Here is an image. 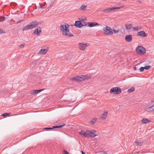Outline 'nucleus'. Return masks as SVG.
Wrapping results in <instances>:
<instances>
[{"label":"nucleus","mask_w":154,"mask_h":154,"mask_svg":"<svg viewBox=\"0 0 154 154\" xmlns=\"http://www.w3.org/2000/svg\"><path fill=\"white\" fill-rule=\"evenodd\" d=\"M69 24L65 23L64 24L60 26V28L63 35L69 37H73L72 34L69 32Z\"/></svg>","instance_id":"1"},{"label":"nucleus","mask_w":154,"mask_h":154,"mask_svg":"<svg viewBox=\"0 0 154 154\" xmlns=\"http://www.w3.org/2000/svg\"><path fill=\"white\" fill-rule=\"evenodd\" d=\"M96 133V131L94 130H92L91 131L87 130L85 131H82L79 132L80 135L85 137H94L97 135L95 134Z\"/></svg>","instance_id":"2"},{"label":"nucleus","mask_w":154,"mask_h":154,"mask_svg":"<svg viewBox=\"0 0 154 154\" xmlns=\"http://www.w3.org/2000/svg\"><path fill=\"white\" fill-rule=\"evenodd\" d=\"M39 22L37 21H32L28 25L24 27L22 31H24L28 29H30L37 27L39 24H41Z\"/></svg>","instance_id":"3"},{"label":"nucleus","mask_w":154,"mask_h":154,"mask_svg":"<svg viewBox=\"0 0 154 154\" xmlns=\"http://www.w3.org/2000/svg\"><path fill=\"white\" fill-rule=\"evenodd\" d=\"M89 78L88 76L82 75L81 76H77L70 78V80L72 81H75L78 82L82 81L84 80L88 79Z\"/></svg>","instance_id":"4"},{"label":"nucleus","mask_w":154,"mask_h":154,"mask_svg":"<svg viewBox=\"0 0 154 154\" xmlns=\"http://www.w3.org/2000/svg\"><path fill=\"white\" fill-rule=\"evenodd\" d=\"M121 89L119 87H115L112 88L110 91L111 94H118L121 93Z\"/></svg>","instance_id":"5"},{"label":"nucleus","mask_w":154,"mask_h":154,"mask_svg":"<svg viewBox=\"0 0 154 154\" xmlns=\"http://www.w3.org/2000/svg\"><path fill=\"white\" fill-rule=\"evenodd\" d=\"M136 51L141 54H144L146 53L145 49L141 46H138L136 49Z\"/></svg>","instance_id":"6"},{"label":"nucleus","mask_w":154,"mask_h":154,"mask_svg":"<svg viewBox=\"0 0 154 154\" xmlns=\"http://www.w3.org/2000/svg\"><path fill=\"white\" fill-rule=\"evenodd\" d=\"M104 33L106 35H109L113 34L112 29L108 26L103 29Z\"/></svg>","instance_id":"7"},{"label":"nucleus","mask_w":154,"mask_h":154,"mask_svg":"<svg viewBox=\"0 0 154 154\" xmlns=\"http://www.w3.org/2000/svg\"><path fill=\"white\" fill-rule=\"evenodd\" d=\"M88 44L87 43L83 44L82 43H79V47L80 49L84 51L85 48L88 46H89Z\"/></svg>","instance_id":"8"},{"label":"nucleus","mask_w":154,"mask_h":154,"mask_svg":"<svg viewBox=\"0 0 154 154\" xmlns=\"http://www.w3.org/2000/svg\"><path fill=\"white\" fill-rule=\"evenodd\" d=\"M71 26H75L76 27L78 28H81L82 26H84L82 23L79 20H77L75 21L74 25H71Z\"/></svg>","instance_id":"9"},{"label":"nucleus","mask_w":154,"mask_h":154,"mask_svg":"<svg viewBox=\"0 0 154 154\" xmlns=\"http://www.w3.org/2000/svg\"><path fill=\"white\" fill-rule=\"evenodd\" d=\"M42 33V29L40 27H38L33 32V34L37 35L38 36L40 35Z\"/></svg>","instance_id":"10"},{"label":"nucleus","mask_w":154,"mask_h":154,"mask_svg":"<svg viewBox=\"0 0 154 154\" xmlns=\"http://www.w3.org/2000/svg\"><path fill=\"white\" fill-rule=\"evenodd\" d=\"M137 35L142 37H144L147 36V34L143 31H141L138 32L137 33Z\"/></svg>","instance_id":"11"},{"label":"nucleus","mask_w":154,"mask_h":154,"mask_svg":"<svg viewBox=\"0 0 154 154\" xmlns=\"http://www.w3.org/2000/svg\"><path fill=\"white\" fill-rule=\"evenodd\" d=\"M125 39L127 42H131L132 39V35H127L125 36Z\"/></svg>","instance_id":"12"},{"label":"nucleus","mask_w":154,"mask_h":154,"mask_svg":"<svg viewBox=\"0 0 154 154\" xmlns=\"http://www.w3.org/2000/svg\"><path fill=\"white\" fill-rule=\"evenodd\" d=\"M88 26L90 27L98 26L99 25L98 23L96 22H88Z\"/></svg>","instance_id":"13"},{"label":"nucleus","mask_w":154,"mask_h":154,"mask_svg":"<svg viewBox=\"0 0 154 154\" xmlns=\"http://www.w3.org/2000/svg\"><path fill=\"white\" fill-rule=\"evenodd\" d=\"M108 113L107 112L104 111L103 113L100 116V119H105L108 115Z\"/></svg>","instance_id":"14"},{"label":"nucleus","mask_w":154,"mask_h":154,"mask_svg":"<svg viewBox=\"0 0 154 154\" xmlns=\"http://www.w3.org/2000/svg\"><path fill=\"white\" fill-rule=\"evenodd\" d=\"M44 89H39V90H32L31 92V94H38L40 92L44 90Z\"/></svg>","instance_id":"15"},{"label":"nucleus","mask_w":154,"mask_h":154,"mask_svg":"<svg viewBox=\"0 0 154 154\" xmlns=\"http://www.w3.org/2000/svg\"><path fill=\"white\" fill-rule=\"evenodd\" d=\"M48 51V48H46V49H42L40 50L39 52V54H45Z\"/></svg>","instance_id":"16"},{"label":"nucleus","mask_w":154,"mask_h":154,"mask_svg":"<svg viewBox=\"0 0 154 154\" xmlns=\"http://www.w3.org/2000/svg\"><path fill=\"white\" fill-rule=\"evenodd\" d=\"M122 7H112V8H108L109 10V12L110 11H114L115 10H116L119 9L121 8Z\"/></svg>","instance_id":"17"},{"label":"nucleus","mask_w":154,"mask_h":154,"mask_svg":"<svg viewBox=\"0 0 154 154\" xmlns=\"http://www.w3.org/2000/svg\"><path fill=\"white\" fill-rule=\"evenodd\" d=\"M150 120L146 118H143L142 120V123L143 124H146L150 122Z\"/></svg>","instance_id":"18"},{"label":"nucleus","mask_w":154,"mask_h":154,"mask_svg":"<svg viewBox=\"0 0 154 154\" xmlns=\"http://www.w3.org/2000/svg\"><path fill=\"white\" fill-rule=\"evenodd\" d=\"M132 28L134 29L135 31H138V30H141L142 27L141 26H137L136 27H133Z\"/></svg>","instance_id":"19"},{"label":"nucleus","mask_w":154,"mask_h":154,"mask_svg":"<svg viewBox=\"0 0 154 154\" xmlns=\"http://www.w3.org/2000/svg\"><path fill=\"white\" fill-rule=\"evenodd\" d=\"M135 142L137 144V146H141L143 145V142H138V140L137 139L135 140Z\"/></svg>","instance_id":"20"},{"label":"nucleus","mask_w":154,"mask_h":154,"mask_svg":"<svg viewBox=\"0 0 154 154\" xmlns=\"http://www.w3.org/2000/svg\"><path fill=\"white\" fill-rule=\"evenodd\" d=\"M132 26V24H126L125 25V28L126 29H130L131 28Z\"/></svg>","instance_id":"21"},{"label":"nucleus","mask_w":154,"mask_h":154,"mask_svg":"<svg viewBox=\"0 0 154 154\" xmlns=\"http://www.w3.org/2000/svg\"><path fill=\"white\" fill-rule=\"evenodd\" d=\"M135 89L133 87H132L131 88L128 89L127 91L129 93H131L134 91Z\"/></svg>","instance_id":"22"},{"label":"nucleus","mask_w":154,"mask_h":154,"mask_svg":"<svg viewBox=\"0 0 154 154\" xmlns=\"http://www.w3.org/2000/svg\"><path fill=\"white\" fill-rule=\"evenodd\" d=\"M87 7V5H82L80 7L79 9L83 11L85 10V8Z\"/></svg>","instance_id":"23"},{"label":"nucleus","mask_w":154,"mask_h":154,"mask_svg":"<svg viewBox=\"0 0 154 154\" xmlns=\"http://www.w3.org/2000/svg\"><path fill=\"white\" fill-rule=\"evenodd\" d=\"M7 17L4 16H0V22H3L7 19Z\"/></svg>","instance_id":"24"},{"label":"nucleus","mask_w":154,"mask_h":154,"mask_svg":"<svg viewBox=\"0 0 154 154\" xmlns=\"http://www.w3.org/2000/svg\"><path fill=\"white\" fill-rule=\"evenodd\" d=\"M97 120V119H92L91 120L90 122V124L92 125H93L94 123H95L96 121Z\"/></svg>","instance_id":"25"},{"label":"nucleus","mask_w":154,"mask_h":154,"mask_svg":"<svg viewBox=\"0 0 154 154\" xmlns=\"http://www.w3.org/2000/svg\"><path fill=\"white\" fill-rule=\"evenodd\" d=\"M101 12H105L106 13H109V10L108 8L106 9H104L103 10H101L100 11Z\"/></svg>","instance_id":"26"},{"label":"nucleus","mask_w":154,"mask_h":154,"mask_svg":"<svg viewBox=\"0 0 154 154\" xmlns=\"http://www.w3.org/2000/svg\"><path fill=\"white\" fill-rule=\"evenodd\" d=\"M10 115V114L8 113H5L2 114L1 116H3L4 117H6Z\"/></svg>","instance_id":"27"},{"label":"nucleus","mask_w":154,"mask_h":154,"mask_svg":"<svg viewBox=\"0 0 154 154\" xmlns=\"http://www.w3.org/2000/svg\"><path fill=\"white\" fill-rule=\"evenodd\" d=\"M143 67L144 68V69H145L146 70H148L150 67V66L149 65H148V66H146Z\"/></svg>","instance_id":"28"},{"label":"nucleus","mask_w":154,"mask_h":154,"mask_svg":"<svg viewBox=\"0 0 154 154\" xmlns=\"http://www.w3.org/2000/svg\"><path fill=\"white\" fill-rule=\"evenodd\" d=\"M78 19L80 21H85V20H86V18H85V19H83L82 18H78Z\"/></svg>","instance_id":"29"},{"label":"nucleus","mask_w":154,"mask_h":154,"mask_svg":"<svg viewBox=\"0 0 154 154\" xmlns=\"http://www.w3.org/2000/svg\"><path fill=\"white\" fill-rule=\"evenodd\" d=\"M144 68L143 67H141L140 68L139 70L140 72H142L144 71Z\"/></svg>","instance_id":"30"},{"label":"nucleus","mask_w":154,"mask_h":154,"mask_svg":"<svg viewBox=\"0 0 154 154\" xmlns=\"http://www.w3.org/2000/svg\"><path fill=\"white\" fill-rule=\"evenodd\" d=\"M65 124H63L62 125H57L58 126V128H62L63 126H64L65 125Z\"/></svg>","instance_id":"31"},{"label":"nucleus","mask_w":154,"mask_h":154,"mask_svg":"<svg viewBox=\"0 0 154 154\" xmlns=\"http://www.w3.org/2000/svg\"><path fill=\"white\" fill-rule=\"evenodd\" d=\"M63 152V154H69V152L65 150H64Z\"/></svg>","instance_id":"32"},{"label":"nucleus","mask_w":154,"mask_h":154,"mask_svg":"<svg viewBox=\"0 0 154 154\" xmlns=\"http://www.w3.org/2000/svg\"><path fill=\"white\" fill-rule=\"evenodd\" d=\"M36 64V60L34 63H33L32 65V66L33 65V67H35Z\"/></svg>","instance_id":"33"},{"label":"nucleus","mask_w":154,"mask_h":154,"mask_svg":"<svg viewBox=\"0 0 154 154\" xmlns=\"http://www.w3.org/2000/svg\"><path fill=\"white\" fill-rule=\"evenodd\" d=\"M53 129L52 128H44L45 130H51Z\"/></svg>","instance_id":"34"},{"label":"nucleus","mask_w":154,"mask_h":154,"mask_svg":"<svg viewBox=\"0 0 154 154\" xmlns=\"http://www.w3.org/2000/svg\"><path fill=\"white\" fill-rule=\"evenodd\" d=\"M113 31L114 33H117L119 32V30L116 29H113Z\"/></svg>","instance_id":"35"},{"label":"nucleus","mask_w":154,"mask_h":154,"mask_svg":"<svg viewBox=\"0 0 154 154\" xmlns=\"http://www.w3.org/2000/svg\"><path fill=\"white\" fill-rule=\"evenodd\" d=\"M24 45L23 44L19 46L20 48H24Z\"/></svg>","instance_id":"36"},{"label":"nucleus","mask_w":154,"mask_h":154,"mask_svg":"<svg viewBox=\"0 0 154 154\" xmlns=\"http://www.w3.org/2000/svg\"><path fill=\"white\" fill-rule=\"evenodd\" d=\"M153 107H154V104L152 105V106H151L149 107L147 109H150L152 108Z\"/></svg>","instance_id":"37"},{"label":"nucleus","mask_w":154,"mask_h":154,"mask_svg":"<svg viewBox=\"0 0 154 154\" xmlns=\"http://www.w3.org/2000/svg\"><path fill=\"white\" fill-rule=\"evenodd\" d=\"M56 128H58V126L57 125L56 126H53L52 127V128L54 129Z\"/></svg>","instance_id":"38"},{"label":"nucleus","mask_w":154,"mask_h":154,"mask_svg":"<svg viewBox=\"0 0 154 154\" xmlns=\"http://www.w3.org/2000/svg\"><path fill=\"white\" fill-rule=\"evenodd\" d=\"M4 33L3 31L1 29H0V34Z\"/></svg>","instance_id":"39"},{"label":"nucleus","mask_w":154,"mask_h":154,"mask_svg":"<svg viewBox=\"0 0 154 154\" xmlns=\"http://www.w3.org/2000/svg\"><path fill=\"white\" fill-rule=\"evenodd\" d=\"M149 109L151 111H154V108H152V109Z\"/></svg>","instance_id":"40"},{"label":"nucleus","mask_w":154,"mask_h":154,"mask_svg":"<svg viewBox=\"0 0 154 154\" xmlns=\"http://www.w3.org/2000/svg\"><path fill=\"white\" fill-rule=\"evenodd\" d=\"M23 21V20L19 21L17 22L16 23H18Z\"/></svg>","instance_id":"41"},{"label":"nucleus","mask_w":154,"mask_h":154,"mask_svg":"<svg viewBox=\"0 0 154 154\" xmlns=\"http://www.w3.org/2000/svg\"><path fill=\"white\" fill-rule=\"evenodd\" d=\"M39 8H42V6L41 5H40ZM38 8H39V7H38Z\"/></svg>","instance_id":"42"},{"label":"nucleus","mask_w":154,"mask_h":154,"mask_svg":"<svg viewBox=\"0 0 154 154\" xmlns=\"http://www.w3.org/2000/svg\"><path fill=\"white\" fill-rule=\"evenodd\" d=\"M82 154H85V153L83 151H81Z\"/></svg>","instance_id":"43"},{"label":"nucleus","mask_w":154,"mask_h":154,"mask_svg":"<svg viewBox=\"0 0 154 154\" xmlns=\"http://www.w3.org/2000/svg\"><path fill=\"white\" fill-rule=\"evenodd\" d=\"M134 69L135 70H136V67H134Z\"/></svg>","instance_id":"44"},{"label":"nucleus","mask_w":154,"mask_h":154,"mask_svg":"<svg viewBox=\"0 0 154 154\" xmlns=\"http://www.w3.org/2000/svg\"><path fill=\"white\" fill-rule=\"evenodd\" d=\"M151 102H154V100H152L151 101Z\"/></svg>","instance_id":"45"}]
</instances>
